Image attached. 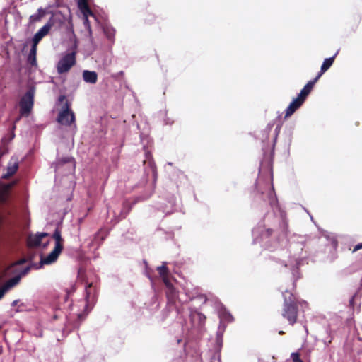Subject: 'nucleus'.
<instances>
[{"mask_svg": "<svg viewBox=\"0 0 362 362\" xmlns=\"http://www.w3.org/2000/svg\"><path fill=\"white\" fill-rule=\"evenodd\" d=\"M152 192H153L152 189H150V190H148V192L145 193L144 194H141L140 196L136 197L135 199V202L144 201V200L148 199L151 197V195L152 194Z\"/></svg>", "mask_w": 362, "mask_h": 362, "instance_id": "2f4dec72", "label": "nucleus"}, {"mask_svg": "<svg viewBox=\"0 0 362 362\" xmlns=\"http://www.w3.org/2000/svg\"><path fill=\"white\" fill-rule=\"evenodd\" d=\"M164 123H165V125H172L173 124V121L171 120L170 118L166 117L164 119Z\"/></svg>", "mask_w": 362, "mask_h": 362, "instance_id": "ea45409f", "label": "nucleus"}, {"mask_svg": "<svg viewBox=\"0 0 362 362\" xmlns=\"http://www.w3.org/2000/svg\"><path fill=\"white\" fill-rule=\"evenodd\" d=\"M55 172L57 174L61 173V168H64L65 174L71 173L74 168V160L71 157H64L57 160L54 163Z\"/></svg>", "mask_w": 362, "mask_h": 362, "instance_id": "0eeeda50", "label": "nucleus"}, {"mask_svg": "<svg viewBox=\"0 0 362 362\" xmlns=\"http://www.w3.org/2000/svg\"><path fill=\"white\" fill-rule=\"evenodd\" d=\"M83 78L86 83L95 84L98 80V74L94 71L84 70L83 71Z\"/></svg>", "mask_w": 362, "mask_h": 362, "instance_id": "412c9836", "label": "nucleus"}, {"mask_svg": "<svg viewBox=\"0 0 362 362\" xmlns=\"http://www.w3.org/2000/svg\"><path fill=\"white\" fill-rule=\"evenodd\" d=\"M20 119H21V117H18V118L15 120V122H14V125H13V129H15V128H16L15 124H16L17 122H18V121L20 120Z\"/></svg>", "mask_w": 362, "mask_h": 362, "instance_id": "de8ad7c7", "label": "nucleus"}, {"mask_svg": "<svg viewBox=\"0 0 362 362\" xmlns=\"http://www.w3.org/2000/svg\"><path fill=\"white\" fill-rule=\"evenodd\" d=\"M87 313H88V312H87L86 313H79V314L78 315V318L81 321L85 319V317H86V316Z\"/></svg>", "mask_w": 362, "mask_h": 362, "instance_id": "a19ab883", "label": "nucleus"}, {"mask_svg": "<svg viewBox=\"0 0 362 362\" xmlns=\"http://www.w3.org/2000/svg\"><path fill=\"white\" fill-rule=\"evenodd\" d=\"M30 269V267H25V268H24V269L21 271V272L19 274H18L17 276H20V279H21V277H22L23 276L26 275V274L29 272Z\"/></svg>", "mask_w": 362, "mask_h": 362, "instance_id": "4c0bfd02", "label": "nucleus"}, {"mask_svg": "<svg viewBox=\"0 0 362 362\" xmlns=\"http://www.w3.org/2000/svg\"><path fill=\"white\" fill-rule=\"evenodd\" d=\"M291 358L293 362H303V361L300 358V356L298 353H292Z\"/></svg>", "mask_w": 362, "mask_h": 362, "instance_id": "e433bc0d", "label": "nucleus"}, {"mask_svg": "<svg viewBox=\"0 0 362 362\" xmlns=\"http://www.w3.org/2000/svg\"><path fill=\"white\" fill-rule=\"evenodd\" d=\"M185 294L189 300H198L201 304L205 303L206 297L205 295L200 293L199 288H195L193 291H190L189 289L185 291Z\"/></svg>", "mask_w": 362, "mask_h": 362, "instance_id": "ddd939ff", "label": "nucleus"}, {"mask_svg": "<svg viewBox=\"0 0 362 362\" xmlns=\"http://www.w3.org/2000/svg\"><path fill=\"white\" fill-rule=\"evenodd\" d=\"M167 262H163V264L161 266H159L157 267V270L160 274V276L162 277L163 281L165 284V280H169L168 276H169V269L166 266Z\"/></svg>", "mask_w": 362, "mask_h": 362, "instance_id": "b1692460", "label": "nucleus"}, {"mask_svg": "<svg viewBox=\"0 0 362 362\" xmlns=\"http://www.w3.org/2000/svg\"><path fill=\"white\" fill-rule=\"evenodd\" d=\"M18 168V160L17 158L12 157L7 165V172L2 177L4 178L9 177L13 175Z\"/></svg>", "mask_w": 362, "mask_h": 362, "instance_id": "dca6fc26", "label": "nucleus"}, {"mask_svg": "<svg viewBox=\"0 0 362 362\" xmlns=\"http://www.w3.org/2000/svg\"><path fill=\"white\" fill-rule=\"evenodd\" d=\"M20 282V276H15L14 277L10 279L7 281L1 288H0V300L4 297V294L11 289L13 287L16 286Z\"/></svg>", "mask_w": 362, "mask_h": 362, "instance_id": "4468645a", "label": "nucleus"}, {"mask_svg": "<svg viewBox=\"0 0 362 362\" xmlns=\"http://www.w3.org/2000/svg\"><path fill=\"white\" fill-rule=\"evenodd\" d=\"M299 303H300V304H303V305H307V303H306L305 301H302L301 303H300V302H299Z\"/></svg>", "mask_w": 362, "mask_h": 362, "instance_id": "8fccbe9b", "label": "nucleus"}, {"mask_svg": "<svg viewBox=\"0 0 362 362\" xmlns=\"http://www.w3.org/2000/svg\"><path fill=\"white\" fill-rule=\"evenodd\" d=\"M57 121L62 125L70 126L75 122L74 113L70 110L68 102L64 104L59 112Z\"/></svg>", "mask_w": 362, "mask_h": 362, "instance_id": "39448f33", "label": "nucleus"}, {"mask_svg": "<svg viewBox=\"0 0 362 362\" xmlns=\"http://www.w3.org/2000/svg\"><path fill=\"white\" fill-rule=\"evenodd\" d=\"M190 318L193 321L197 320L199 321L200 326H202L204 323V321L206 320L205 315L198 312L192 313L190 314Z\"/></svg>", "mask_w": 362, "mask_h": 362, "instance_id": "cd10ccee", "label": "nucleus"}, {"mask_svg": "<svg viewBox=\"0 0 362 362\" xmlns=\"http://www.w3.org/2000/svg\"><path fill=\"white\" fill-rule=\"evenodd\" d=\"M102 29L104 35L107 37V39L111 42L114 43L115 42V36L116 30L109 23H105L103 25Z\"/></svg>", "mask_w": 362, "mask_h": 362, "instance_id": "6ab92c4d", "label": "nucleus"}, {"mask_svg": "<svg viewBox=\"0 0 362 362\" xmlns=\"http://www.w3.org/2000/svg\"><path fill=\"white\" fill-rule=\"evenodd\" d=\"M144 165H146L144 170L145 175L146 176L151 175L155 182L157 178V170L150 153H146V160L144 161Z\"/></svg>", "mask_w": 362, "mask_h": 362, "instance_id": "6e6552de", "label": "nucleus"}, {"mask_svg": "<svg viewBox=\"0 0 362 362\" xmlns=\"http://www.w3.org/2000/svg\"><path fill=\"white\" fill-rule=\"evenodd\" d=\"M226 329V324H219L218 330L216 332V344L217 346L221 348L223 344V333Z\"/></svg>", "mask_w": 362, "mask_h": 362, "instance_id": "5701e85b", "label": "nucleus"}, {"mask_svg": "<svg viewBox=\"0 0 362 362\" xmlns=\"http://www.w3.org/2000/svg\"><path fill=\"white\" fill-rule=\"evenodd\" d=\"M338 52L339 51H337L332 57L327 58L324 60L321 66L320 71L318 73L317 76H320V77L325 71H327L331 67Z\"/></svg>", "mask_w": 362, "mask_h": 362, "instance_id": "4be33fe9", "label": "nucleus"}, {"mask_svg": "<svg viewBox=\"0 0 362 362\" xmlns=\"http://www.w3.org/2000/svg\"><path fill=\"white\" fill-rule=\"evenodd\" d=\"M83 25H84V27L86 28V29L88 31L89 35H92L91 27H90V24L89 22L88 18L87 16L83 17Z\"/></svg>", "mask_w": 362, "mask_h": 362, "instance_id": "72a5a7b5", "label": "nucleus"}, {"mask_svg": "<svg viewBox=\"0 0 362 362\" xmlns=\"http://www.w3.org/2000/svg\"><path fill=\"white\" fill-rule=\"evenodd\" d=\"M177 176L180 179V183H182V182H185L186 180H187V177L186 175L182 173L181 172L180 170H178L177 172Z\"/></svg>", "mask_w": 362, "mask_h": 362, "instance_id": "f704fd0d", "label": "nucleus"}, {"mask_svg": "<svg viewBox=\"0 0 362 362\" xmlns=\"http://www.w3.org/2000/svg\"><path fill=\"white\" fill-rule=\"evenodd\" d=\"M144 263L145 264L146 269V275L148 276V278L149 279H151V276H150V274H148V270H147L148 263H147V262H146V260H144Z\"/></svg>", "mask_w": 362, "mask_h": 362, "instance_id": "37998d69", "label": "nucleus"}, {"mask_svg": "<svg viewBox=\"0 0 362 362\" xmlns=\"http://www.w3.org/2000/svg\"><path fill=\"white\" fill-rule=\"evenodd\" d=\"M356 294H355V295L352 297V298L350 300V305H353V303H354V298H356Z\"/></svg>", "mask_w": 362, "mask_h": 362, "instance_id": "49530a36", "label": "nucleus"}, {"mask_svg": "<svg viewBox=\"0 0 362 362\" xmlns=\"http://www.w3.org/2000/svg\"><path fill=\"white\" fill-rule=\"evenodd\" d=\"M21 309H19V308H17V309H16V312H21Z\"/></svg>", "mask_w": 362, "mask_h": 362, "instance_id": "3c124183", "label": "nucleus"}, {"mask_svg": "<svg viewBox=\"0 0 362 362\" xmlns=\"http://www.w3.org/2000/svg\"><path fill=\"white\" fill-rule=\"evenodd\" d=\"M92 287H93V284L90 283L86 286V288H85L86 300V310L88 309V302H89V299L90 298L91 293H92Z\"/></svg>", "mask_w": 362, "mask_h": 362, "instance_id": "7c9ffc66", "label": "nucleus"}, {"mask_svg": "<svg viewBox=\"0 0 362 362\" xmlns=\"http://www.w3.org/2000/svg\"><path fill=\"white\" fill-rule=\"evenodd\" d=\"M36 54H37V47L35 45H32L29 54L28 56V62L31 66H36L37 65V59H36Z\"/></svg>", "mask_w": 362, "mask_h": 362, "instance_id": "a878e982", "label": "nucleus"}, {"mask_svg": "<svg viewBox=\"0 0 362 362\" xmlns=\"http://www.w3.org/2000/svg\"><path fill=\"white\" fill-rule=\"evenodd\" d=\"M48 233H37L35 235V238L33 239V244L35 246H40L41 245V242H42V239L43 238H45L47 236H48Z\"/></svg>", "mask_w": 362, "mask_h": 362, "instance_id": "c85d7f7f", "label": "nucleus"}, {"mask_svg": "<svg viewBox=\"0 0 362 362\" xmlns=\"http://www.w3.org/2000/svg\"><path fill=\"white\" fill-rule=\"evenodd\" d=\"M76 52L66 53L57 64V72L60 74L68 72L76 64Z\"/></svg>", "mask_w": 362, "mask_h": 362, "instance_id": "20e7f679", "label": "nucleus"}, {"mask_svg": "<svg viewBox=\"0 0 362 362\" xmlns=\"http://www.w3.org/2000/svg\"><path fill=\"white\" fill-rule=\"evenodd\" d=\"M254 202L261 208L272 210L264 216L252 230L253 243L259 244L262 247L272 254L269 258L282 267L288 268L295 280L300 278L298 268L307 257L303 252V243H291L288 249L283 247L287 240L288 225L286 213L280 207L276 196L271 170H268L264 177L259 175L255 183Z\"/></svg>", "mask_w": 362, "mask_h": 362, "instance_id": "f257e3e1", "label": "nucleus"}, {"mask_svg": "<svg viewBox=\"0 0 362 362\" xmlns=\"http://www.w3.org/2000/svg\"><path fill=\"white\" fill-rule=\"evenodd\" d=\"M64 99H65V96H64V95L60 96L59 98V100L60 101H63V100H64Z\"/></svg>", "mask_w": 362, "mask_h": 362, "instance_id": "09e8293b", "label": "nucleus"}, {"mask_svg": "<svg viewBox=\"0 0 362 362\" xmlns=\"http://www.w3.org/2000/svg\"><path fill=\"white\" fill-rule=\"evenodd\" d=\"M62 250L63 249L54 247L53 250L50 253H49L46 257L42 256L40 260L39 268L45 264L49 265L55 262L57 260Z\"/></svg>", "mask_w": 362, "mask_h": 362, "instance_id": "1a4fd4ad", "label": "nucleus"}, {"mask_svg": "<svg viewBox=\"0 0 362 362\" xmlns=\"http://www.w3.org/2000/svg\"><path fill=\"white\" fill-rule=\"evenodd\" d=\"M219 324L230 323L233 321L232 315L223 306L218 310Z\"/></svg>", "mask_w": 362, "mask_h": 362, "instance_id": "a211bd4d", "label": "nucleus"}, {"mask_svg": "<svg viewBox=\"0 0 362 362\" xmlns=\"http://www.w3.org/2000/svg\"><path fill=\"white\" fill-rule=\"evenodd\" d=\"M62 15L60 12L52 13L47 23L45 25L50 30L54 26H59L62 23Z\"/></svg>", "mask_w": 362, "mask_h": 362, "instance_id": "2eb2a0df", "label": "nucleus"}, {"mask_svg": "<svg viewBox=\"0 0 362 362\" xmlns=\"http://www.w3.org/2000/svg\"><path fill=\"white\" fill-rule=\"evenodd\" d=\"M78 5L80 10L85 11L87 8L89 7L87 0H78Z\"/></svg>", "mask_w": 362, "mask_h": 362, "instance_id": "473e14b6", "label": "nucleus"}, {"mask_svg": "<svg viewBox=\"0 0 362 362\" xmlns=\"http://www.w3.org/2000/svg\"><path fill=\"white\" fill-rule=\"evenodd\" d=\"M52 238L54 239L55 240V245L54 247H59V248H61V249H63L64 247H63V238L62 237V235H61V231L60 230L57 228L52 235Z\"/></svg>", "mask_w": 362, "mask_h": 362, "instance_id": "393cba45", "label": "nucleus"}, {"mask_svg": "<svg viewBox=\"0 0 362 362\" xmlns=\"http://www.w3.org/2000/svg\"><path fill=\"white\" fill-rule=\"evenodd\" d=\"M283 296L284 298L283 316L288 320L291 325H293L296 322L297 318V301L296 297L288 291H286Z\"/></svg>", "mask_w": 362, "mask_h": 362, "instance_id": "f03ea898", "label": "nucleus"}, {"mask_svg": "<svg viewBox=\"0 0 362 362\" xmlns=\"http://www.w3.org/2000/svg\"><path fill=\"white\" fill-rule=\"evenodd\" d=\"M165 285L166 286V296L168 303L175 305V308L179 311L177 303L179 302L181 303L182 300L177 294V291L170 280H165Z\"/></svg>", "mask_w": 362, "mask_h": 362, "instance_id": "423d86ee", "label": "nucleus"}, {"mask_svg": "<svg viewBox=\"0 0 362 362\" xmlns=\"http://www.w3.org/2000/svg\"><path fill=\"white\" fill-rule=\"evenodd\" d=\"M19 302V300H13L12 303H11V306L12 307H14V306H16L18 305Z\"/></svg>", "mask_w": 362, "mask_h": 362, "instance_id": "c03bdc74", "label": "nucleus"}, {"mask_svg": "<svg viewBox=\"0 0 362 362\" xmlns=\"http://www.w3.org/2000/svg\"><path fill=\"white\" fill-rule=\"evenodd\" d=\"M107 237V233L103 229L99 230L92 238L88 245L90 247L98 248Z\"/></svg>", "mask_w": 362, "mask_h": 362, "instance_id": "9b49d317", "label": "nucleus"}, {"mask_svg": "<svg viewBox=\"0 0 362 362\" xmlns=\"http://www.w3.org/2000/svg\"><path fill=\"white\" fill-rule=\"evenodd\" d=\"M320 78V76H317L313 80L310 81L308 83L303 87V88L300 90V93L298 95L300 98L303 99L305 101L310 91L312 90L315 83Z\"/></svg>", "mask_w": 362, "mask_h": 362, "instance_id": "f3484780", "label": "nucleus"}, {"mask_svg": "<svg viewBox=\"0 0 362 362\" xmlns=\"http://www.w3.org/2000/svg\"><path fill=\"white\" fill-rule=\"evenodd\" d=\"M25 261H26V260H25V259H20V260H18V261L17 262V264H24V263L25 262Z\"/></svg>", "mask_w": 362, "mask_h": 362, "instance_id": "a18cd8bd", "label": "nucleus"}, {"mask_svg": "<svg viewBox=\"0 0 362 362\" xmlns=\"http://www.w3.org/2000/svg\"><path fill=\"white\" fill-rule=\"evenodd\" d=\"M49 31V30L47 29V27H45V25L39 29L32 39V45L37 47V44L45 36L48 34Z\"/></svg>", "mask_w": 362, "mask_h": 362, "instance_id": "aec40b11", "label": "nucleus"}, {"mask_svg": "<svg viewBox=\"0 0 362 362\" xmlns=\"http://www.w3.org/2000/svg\"><path fill=\"white\" fill-rule=\"evenodd\" d=\"M283 333H284V332H283V331H280V332H279V334H283Z\"/></svg>", "mask_w": 362, "mask_h": 362, "instance_id": "603ef678", "label": "nucleus"}, {"mask_svg": "<svg viewBox=\"0 0 362 362\" xmlns=\"http://www.w3.org/2000/svg\"><path fill=\"white\" fill-rule=\"evenodd\" d=\"M128 211H129V210H128V211H125V212H124V211H123V210H122V211H121V212H120V213H119V217H118V218H117V221H119L120 219L124 218L126 217V216H127V214Z\"/></svg>", "mask_w": 362, "mask_h": 362, "instance_id": "58836bf2", "label": "nucleus"}, {"mask_svg": "<svg viewBox=\"0 0 362 362\" xmlns=\"http://www.w3.org/2000/svg\"><path fill=\"white\" fill-rule=\"evenodd\" d=\"M46 11L42 8L37 9L36 13H34L30 16V21L31 22H37L41 20V18L45 15Z\"/></svg>", "mask_w": 362, "mask_h": 362, "instance_id": "bb28decb", "label": "nucleus"}, {"mask_svg": "<svg viewBox=\"0 0 362 362\" xmlns=\"http://www.w3.org/2000/svg\"><path fill=\"white\" fill-rule=\"evenodd\" d=\"M360 249H362V243L357 244L354 247L353 252H356V251H357V250H358Z\"/></svg>", "mask_w": 362, "mask_h": 362, "instance_id": "79ce46f5", "label": "nucleus"}, {"mask_svg": "<svg viewBox=\"0 0 362 362\" xmlns=\"http://www.w3.org/2000/svg\"><path fill=\"white\" fill-rule=\"evenodd\" d=\"M35 89L29 88L22 96L19 102L21 116H28L34 104Z\"/></svg>", "mask_w": 362, "mask_h": 362, "instance_id": "7ed1b4c3", "label": "nucleus"}, {"mask_svg": "<svg viewBox=\"0 0 362 362\" xmlns=\"http://www.w3.org/2000/svg\"><path fill=\"white\" fill-rule=\"evenodd\" d=\"M323 235L327 240L330 241L332 248L336 250L338 245V242L336 238L333 235L328 233H325Z\"/></svg>", "mask_w": 362, "mask_h": 362, "instance_id": "c756f323", "label": "nucleus"}, {"mask_svg": "<svg viewBox=\"0 0 362 362\" xmlns=\"http://www.w3.org/2000/svg\"><path fill=\"white\" fill-rule=\"evenodd\" d=\"M175 205V198L173 195H170L168 199V203H158L156 207L157 210L161 211L166 216L173 211Z\"/></svg>", "mask_w": 362, "mask_h": 362, "instance_id": "9d476101", "label": "nucleus"}, {"mask_svg": "<svg viewBox=\"0 0 362 362\" xmlns=\"http://www.w3.org/2000/svg\"><path fill=\"white\" fill-rule=\"evenodd\" d=\"M303 103V99L300 98L299 96L293 99L286 109L285 117L287 118L291 116L298 108L300 107Z\"/></svg>", "mask_w": 362, "mask_h": 362, "instance_id": "f8f14e48", "label": "nucleus"}, {"mask_svg": "<svg viewBox=\"0 0 362 362\" xmlns=\"http://www.w3.org/2000/svg\"><path fill=\"white\" fill-rule=\"evenodd\" d=\"M81 12L83 13V17H88V16L93 17L95 16L94 13L92 12L90 7L87 8L85 11H82Z\"/></svg>", "mask_w": 362, "mask_h": 362, "instance_id": "c9c22d12", "label": "nucleus"}]
</instances>
